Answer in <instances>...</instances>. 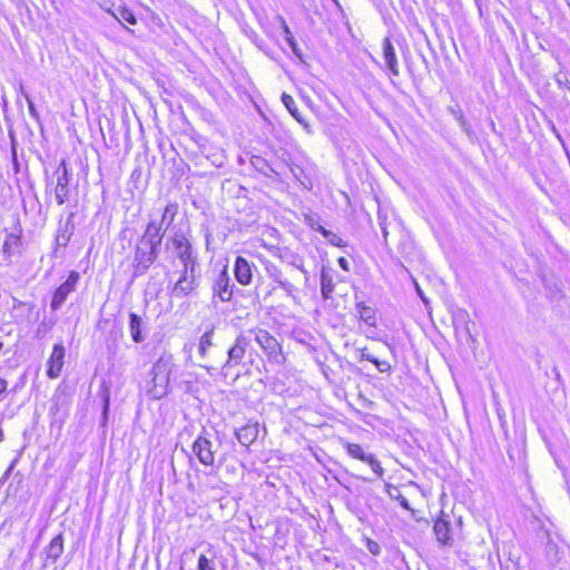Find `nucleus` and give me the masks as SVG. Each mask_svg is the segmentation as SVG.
<instances>
[{"instance_id": "nucleus-1", "label": "nucleus", "mask_w": 570, "mask_h": 570, "mask_svg": "<svg viewBox=\"0 0 570 570\" xmlns=\"http://www.w3.org/2000/svg\"><path fill=\"white\" fill-rule=\"evenodd\" d=\"M161 242V239L148 233L147 230L144 232L135 247L132 259V277H139L147 273L150 266L158 258Z\"/></svg>"}, {"instance_id": "nucleus-2", "label": "nucleus", "mask_w": 570, "mask_h": 570, "mask_svg": "<svg viewBox=\"0 0 570 570\" xmlns=\"http://www.w3.org/2000/svg\"><path fill=\"white\" fill-rule=\"evenodd\" d=\"M174 368L170 355L160 356L150 371L151 386L148 393L153 399L159 400L168 393L170 374Z\"/></svg>"}, {"instance_id": "nucleus-3", "label": "nucleus", "mask_w": 570, "mask_h": 570, "mask_svg": "<svg viewBox=\"0 0 570 570\" xmlns=\"http://www.w3.org/2000/svg\"><path fill=\"white\" fill-rule=\"evenodd\" d=\"M178 214V204L175 202L168 203L159 213V215L151 214L149 216V222L146 226L148 233L158 237L159 239H164L167 229L170 227L173 222L175 220L176 215Z\"/></svg>"}, {"instance_id": "nucleus-4", "label": "nucleus", "mask_w": 570, "mask_h": 570, "mask_svg": "<svg viewBox=\"0 0 570 570\" xmlns=\"http://www.w3.org/2000/svg\"><path fill=\"white\" fill-rule=\"evenodd\" d=\"M250 332L254 333L256 343L264 351L271 363L277 365L285 363L286 357L282 351V346L273 335L263 328H255Z\"/></svg>"}, {"instance_id": "nucleus-5", "label": "nucleus", "mask_w": 570, "mask_h": 570, "mask_svg": "<svg viewBox=\"0 0 570 570\" xmlns=\"http://www.w3.org/2000/svg\"><path fill=\"white\" fill-rule=\"evenodd\" d=\"M171 244L174 254L180 264H196L197 253L187 236L177 232L167 239V246Z\"/></svg>"}, {"instance_id": "nucleus-6", "label": "nucleus", "mask_w": 570, "mask_h": 570, "mask_svg": "<svg viewBox=\"0 0 570 570\" xmlns=\"http://www.w3.org/2000/svg\"><path fill=\"white\" fill-rule=\"evenodd\" d=\"M56 185L53 186L55 199L58 205H62L69 200L71 173L67 167V163L62 159L55 171Z\"/></svg>"}, {"instance_id": "nucleus-7", "label": "nucleus", "mask_w": 570, "mask_h": 570, "mask_svg": "<svg viewBox=\"0 0 570 570\" xmlns=\"http://www.w3.org/2000/svg\"><path fill=\"white\" fill-rule=\"evenodd\" d=\"M234 287L235 285L228 275L227 266H225L213 282V295L218 297L220 302H229L234 294Z\"/></svg>"}, {"instance_id": "nucleus-8", "label": "nucleus", "mask_w": 570, "mask_h": 570, "mask_svg": "<svg viewBox=\"0 0 570 570\" xmlns=\"http://www.w3.org/2000/svg\"><path fill=\"white\" fill-rule=\"evenodd\" d=\"M79 279L80 275L78 272H70L68 278L55 291L50 303L51 309L57 311L62 306L69 294L76 289Z\"/></svg>"}, {"instance_id": "nucleus-9", "label": "nucleus", "mask_w": 570, "mask_h": 570, "mask_svg": "<svg viewBox=\"0 0 570 570\" xmlns=\"http://www.w3.org/2000/svg\"><path fill=\"white\" fill-rule=\"evenodd\" d=\"M250 343L249 337L246 336L244 332H240L236 338L234 344L229 347L227 352V360L223 365V368L234 367L239 365L243 362L246 350Z\"/></svg>"}, {"instance_id": "nucleus-10", "label": "nucleus", "mask_w": 570, "mask_h": 570, "mask_svg": "<svg viewBox=\"0 0 570 570\" xmlns=\"http://www.w3.org/2000/svg\"><path fill=\"white\" fill-rule=\"evenodd\" d=\"M193 452L203 465L212 466L215 462L213 443L205 436L199 435L193 443Z\"/></svg>"}, {"instance_id": "nucleus-11", "label": "nucleus", "mask_w": 570, "mask_h": 570, "mask_svg": "<svg viewBox=\"0 0 570 570\" xmlns=\"http://www.w3.org/2000/svg\"><path fill=\"white\" fill-rule=\"evenodd\" d=\"M66 350L61 343L55 344L52 348V353L47 362L48 370L47 375L50 379L59 377L65 360Z\"/></svg>"}, {"instance_id": "nucleus-12", "label": "nucleus", "mask_w": 570, "mask_h": 570, "mask_svg": "<svg viewBox=\"0 0 570 570\" xmlns=\"http://www.w3.org/2000/svg\"><path fill=\"white\" fill-rule=\"evenodd\" d=\"M382 55L385 63V68L391 72L392 76H400L399 61L395 53V48L391 42L390 38H384L382 42Z\"/></svg>"}, {"instance_id": "nucleus-13", "label": "nucleus", "mask_w": 570, "mask_h": 570, "mask_svg": "<svg viewBox=\"0 0 570 570\" xmlns=\"http://www.w3.org/2000/svg\"><path fill=\"white\" fill-rule=\"evenodd\" d=\"M259 434V424L258 422H248L244 426L235 430V436L238 442L248 448L253 444Z\"/></svg>"}, {"instance_id": "nucleus-14", "label": "nucleus", "mask_w": 570, "mask_h": 570, "mask_svg": "<svg viewBox=\"0 0 570 570\" xmlns=\"http://www.w3.org/2000/svg\"><path fill=\"white\" fill-rule=\"evenodd\" d=\"M198 277H189L187 279H177L174 284L170 294L176 298H185L191 295L198 287Z\"/></svg>"}, {"instance_id": "nucleus-15", "label": "nucleus", "mask_w": 570, "mask_h": 570, "mask_svg": "<svg viewBox=\"0 0 570 570\" xmlns=\"http://www.w3.org/2000/svg\"><path fill=\"white\" fill-rule=\"evenodd\" d=\"M234 273L237 282L242 285H248L253 278L252 265L249 262L238 256L235 261Z\"/></svg>"}, {"instance_id": "nucleus-16", "label": "nucleus", "mask_w": 570, "mask_h": 570, "mask_svg": "<svg viewBox=\"0 0 570 570\" xmlns=\"http://www.w3.org/2000/svg\"><path fill=\"white\" fill-rule=\"evenodd\" d=\"M282 101L286 109L289 111V114L303 126L305 131L311 135L313 132L312 127L309 122L306 119H304L299 114L293 97L287 94H283Z\"/></svg>"}, {"instance_id": "nucleus-17", "label": "nucleus", "mask_w": 570, "mask_h": 570, "mask_svg": "<svg viewBox=\"0 0 570 570\" xmlns=\"http://www.w3.org/2000/svg\"><path fill=\"white\" fill-rule=\"evenodd\" d=\"M266 271H267L269 277L274 282H276L282 289H284L289 296H293V294H294V292L296 289L295 286L291 282L284 279L282 277V273L277 268V266L272 264V265L266 267Z\"/></svg>"}, {"instance_id": "nucleus-18", "label": "nucleus", "mask_w": 570, "mask_h": 570, "mask_svg": "<svg viewBox=\"0 0 570 570\" xmlns=\"http://www.w3.org/2000/svg\"><path fill=\"white\" fill-rule=\"evenodd\" d=\"M47 560L57 561L63 552V537L57 534L45 549Z\"/></svg>"}, {"instance_id": "nucleus-19", "label": "nucleus", "mask_w": 570, "mask_h": 570, "mask_svg": "<svg viewBox=\"0 0 570 570\" xmlns=\"http://www.w3.org/2000/svg\"><path fill=\"white\" fill-rule=\"evenodd\" d=\"M253 167L268 178H278L279 173L275 170L264 158L259 156L252 157Z\"/></svg>"}, {"instance_id": "nucleus-20", "label": "nucleus", "mask_w": 570, "mask_h": 570, "mask_svg": "<svg viewBox=\"0 0 570 570\" xmlns=\"http://www.w3.org/2000/svg\"><path fill=\"white\" fill-rule=\"evenodd\" d=\"M142 321L141 317L135 313H130L129 315V332L132 341L135 343H141L144 341V336L141 333Z\"/></svg>"}, {"instance_id": "nucleus-21", "label": "nucleus", "mask_w": 570, "mask_h": 570, "mask_svg": "<svg viewBox=\"0 0 570 570\" xmlns=\"http://www.w3.org/2000/svg\"><path fill=\"white\" fill-rule=\"evenodd\" d=\"M276 20L279 23V27L282 28V30L284 32V37H285L286 42L288 43V46L291 47L293 52L297 57H301V50L298 48V45H297V42H296V40H295V38H294L289 27L287 26L285 19L282 16H277Z\"/></svg>"}, {"instance_id": "nucleus-22", "label": "nucleus", "mask_w": 570, "mask_h": 570, "mask_svg": "<svg viewBox=\"0 0 570 570\" xmlns=\"http://www.w3.org/2000/svg\"><path fill=\"white\" fill-rule=\"evenodd\" d=\"M333 292H334V281H333L332 272L323 268L322 273H321V293H322V296L325 299H327V298L331 297Z\"/></svg>"}, {"instance_id": "nucleus-23", "label": "nucleus", "mask_w": 570, "mask_h": 570, "mask_svg": "<svg viewBox=\"0 0 570 570\" xmlns=\"http://www.w3.org/2000/svg\"><path fill=\"white\" fill-rule=\"evenodd\" d=\"M357 353H358V356H357L358 360H361V361H363V360L370 361L382 373L390 372V370H391L390 363L386 362V361L377 360L376 357H374L373 355H371L368 353L367 348H357Z\"/></svg>"}, {"instance_id": "nucleus-24", "label": "nucleus", "mask_w": 570, "mask_h": 570, "mask_svg": "<svg viewBox=\"0 0 570 570\" xmlns=\"http://www.w3.org/2000/svg\"><path fill=\"white\" fill-rule=\"evenodd\" d=\"M434 532L438 541H440L441 543L446 544L450 542V522L443 519L436 520L434 523Z\"/></svg>"}, {"instance_id": "nucleus-25", "label": "nucleus", "mask_w": 570, "mask_h": 570, "mask_svg": "<svg viewBox=\"0 0 570 570\" xmlns=\"http://www.w3.org/2000/svg\"><path fill=\"white\" fill-rule=\"evenodd\" d=\"M356 312L358 317L365 322L367 325L374 326L376 323L375 311L367 306L364 302H358L356 304Z\"/></svg>"}, {"instance_id": "nucleus-26", "label": "nucleus", "mask_w": 570, "mask_h": 570, "mask_svg": "<svg viewBox=\"0 0 570 570\" xmlns=\"http://www.w3.org/2000/svg\"><path fill=\"white\" fill-rule=\"evenodd\" d=\"M288 169L293 177L306 189L312 188L311 179L306 176L303 168L296 164H288Z\"/></svg>"}, {"instance_id": "nucleus-27", "label": "nucleus", "mask_w": 570, "mask_h": 570, "mask_svg": "<svg viewBox=\"0 0 570 570\" xmlns=\"http://www.w3.org/2000/svg\"><path fill=\"white\" fill-rule=\"evenodd\" d=\"M209 557L206 554H200L197 562V569L198 570H216V552L212 549L208 551Z\"/></svg>"}, {"instance_id": "nucleus-28", "label": "nucleus", "mask_w": 570, "mask_h": 570, "mask_svg": "<svg viewBox=\"0 0 570 570\" xmlns=\"http://www.w3.org/2000/svg\"><path fill=\"white\" fill-rule=\"evenodd\" d=\"M213 335L214 331L209 330L200 336L198 353L203 358L207 356L208 350L213 346Z\"/></svg>"}, {"instance_id": "nucleus-29", "label": "nucleus", "mask_w": 570, "mask_h": 570, "mask_svg": "<svg viewBox=\"0 0 570 570\" xmlns=\"http://www.w3.org/2000/svg\"><path fill=\"white\" fill-rule=\"evenodd\" d=\"M346 452L353 459L365 462L371 453H366L360 444L356 443H346L345 445Z\"/></svg>"}, {"instance_id": "nucleus-30", "label": "nucleus", "mask_w": 570, "mask_h": 570, "mask_svg": "<svg viewBox=\"0 0 570 570\" xmlns=\"http://www.w3.org/2000/svg\"><path fill=\"white\" fill-rule=\"evenodd\" d=\"M198 263L196 264H181V269L179 271L178 279H187L189 277H198L197 276Z\"/></svg>"}, {"instance_id": "nucleus-31", "label": "nucleus", "mask_w": 570, "mask_h": 570, "mask_svg": "<svg viewBox=\"0 0 570 570\" xmlns=\"http://www.w3.org/2000/svg\"><path fill=\"white\" fill-rule=\"evenodd\" d=\"M365 463H367L372 471L379 476L382 478L384 474V469L381 466L380 461L373 455L370 454V456L366 459Z\"/></svg>"}, {"instance_id": "nucleus-32", "label": "nucleus", "mask_w": 570, "mask_h": 570, "mask_svg": "<svg viewBox=\"0 0 570 570\" xmlns=\"http://www.w3.org/2000/svg\"><path fill=\"white\" fill-rule=\"evenodd\" d=\"M365 463H367L372 471L379 476L382 478L384 474V469L381 466L380 461L373 455L370 454V456L366 459Z\"/></svg>"}, {"instance_id": "nucleus-33", "label": "nucleus", "mask_w": 570, "mask_h": 570, "mask_svg": "<svg viewBox=\"0 0 570 570\" xmlns=\"http://www.w3.org/2000/svg\"><path fill=\"white\" fill-rule=\"evenodd\" d=\"M18 245H19V238L13 235H10L4 240L2 248H3L4 253H7L8 255H11L12 252L18 247Z\"/></svg>"}, {"instance_id": "nucleus-34", "label": "nucleus", "mask_w": 570, "mask_h": 570, "mask_svg": "<svg viewBox=\"0 0 570 570\" xmlns=\"http://www.w3.org/2000/svg\"><path fill=\"white\" fill-rule=\"evenodd\" d=\"M20 91H21L22 96L24 97V99H26V101L28 104V110H29L30 116L33 119H39V114H38V111L36 109V106H35L32 99L30 98V96L28 95V92L24 91L22 86L20 87Z\"/></svg>"}, {"instance_id": "nucleus-35", "label": "nucleus", "mask_w": 570, "mask_h": 570, "mask_svg": "<svg viewBox=\"0 0 570 570\" xmlns=\"http://www.w3.org/2000/svg\"><path fill=\"white\" fill-rule=\"evenodd\" d=\"M321 232L328 239L330 243H332L333 245H336V246H341V244H340L341 238L336 234L328 232L323 227H321Z\"/></svg>"}, {"instance_id": "nucleus-36", "label": "nucleus", "mask_w": 570, "mask_h": 570, "mask_svg": "<svg viewBox=\"0 0 570 570\" xmlns=\"http://www.w3.org/2000/svg\"><path fill=\"white\" fill-rule=\"evenodd\" d=\"M120 17H121L122 20L127 21L130 24H135L136 23V17L132 14V12H130L127 9H124V10L120 11Z\"/></svg>"}, {"instance_id": "nucleus-37", "label": "nucleus", "mask_w": 570, "mask_h": 570, "mask_svg": "<svg viewBox=\"0 0 570 570\" xmlns=\"http://www.w3.org/2000/svg\"><path fill=\"white\" fill-rule=\"evenodd\" d=\"M367 549L374 556H379L380 552H381L380 544L377 542L373 541V540H370V539H367Z\"/></svg>"}, {"instance_id": "nucleus-38", "label": "nucleus", "mask_w": 570, "mask_h": 570, "mask_svg": "<svg viewBox=\"0 0 570 570\" xmlns=\"http://www.w3.org/2000/svg\"><path fill=\"white\" fill-rule=\"evenodd\" d=\"M337 262H338V265H340L344 271H348V269H350V267H348V262H347V259H346V258H344V257H340Z\"/></svg>"}, {"instance_id": "nucleus-39", "label": "nucleus", "mask_w": 570, "mask_h": 570, "mask_svg": "<svg viewBox=\"0 0 570 570\" xmlns=\"http://www.w3.org/2000/svg\"><path fill=\"white\" fill-rule=\"evenodd\" d=\"M400 504H401L402 508H404L406 510L411 509L407 499L402 497V495L400 497Z\"/></svg>"}, {"instance_id": "nucleus-40", "label": "nucleus", "mask_w": 570, "mask_h": 570, "mask_svg": "<svg viewBox=\"0 0 570 570\" xmlns=\"http://www.w3.org/2000/svg\"><path fill=\"white\" fill-rule=\"evenodd\" d=\"M7 391V381L0 377V395Z\"/></svg>"}, {"instance_id": "nucleus-41", "label": "nucleus", "mask_w": 570, "mask_h": 570, "mask_svg": "<svg viewBox=\"0 0 570 570\" xmlns=\"http://www.w3.org/2000/svg\"><path fill=\"white\" fill-rule=\"evenodd\" d=\"M557 82L561 86L563 83V80L560 76H557Z\"/></svg>"}, {"instance_id": "nucleus-42", "label": "nucleus", "mask_w": 570, "mask_h": 570, "mask_svg": "<svg viewBox=\"0 0 570 570\" xmlns=\"http://www.w3.org/2000/svg\"><path fill=\"white\" fill-rule=\"evenodd\" d=\"M294 266H296L297 268H299L302 272L306 273L305 269L303 268L302 264H294Z\"/></svg>"}, {"instance_id": "nucleus-43", "label": "nucleus", "mask_w": 570, "mask_h": 570, "mask_svg": "<svg viewBox=\"0 0 570 570\" xmlns=\"http://www.w3.org/2000/svg\"><path fill=\"white\" fill-rule=\"evenodd\" d=\"M382 233H383L384 238H386V236H387V230H386V228H385V227H383V228H382Z\"/></svg>"}, {"instance_id": "nucleus-44", "label": "nucleus", "mask_w": 570, "mask_h": 570, "mask_svg": "<svg viewBox=\"0 0 570 570\" xmlns=\"http://www.w3.org/2000/svg\"><path fill=\"white\" fill-rule=\"evenodd\" d=\"M564 82L567 83V88L570 90V82L564 78Z\"/></svg>"}, {"instance_id": "nucleus-45", "label": "nucleus", "mask_w": 570, "mask_h": 570, "mask_svg": "<svg viewBox=\"0 0 570 570\" xmlns=\"http://www.w3.org/2000/svg\"><path fill=\"white\" fill-rule=\"evenodd\" d=\"M67 242H69V237H65V242L62 243V245H66Z\"/></svg>"}]
</instances>
